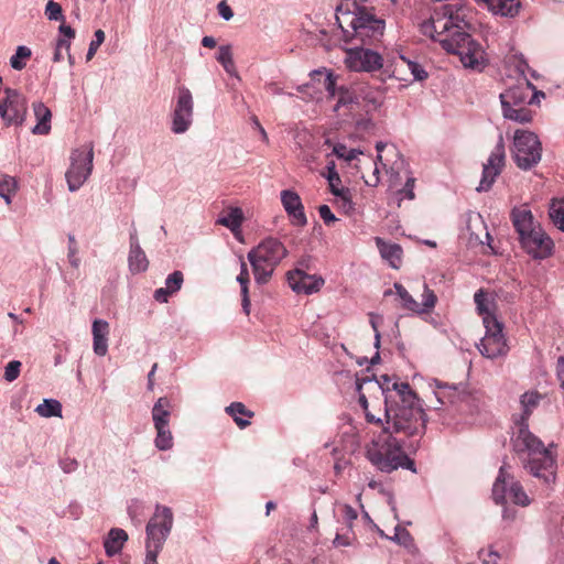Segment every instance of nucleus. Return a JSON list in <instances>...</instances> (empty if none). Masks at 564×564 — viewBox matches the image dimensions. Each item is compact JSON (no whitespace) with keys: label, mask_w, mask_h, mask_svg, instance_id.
Wrapping results in <instances>:
<instances>
[{"label":"nucleus","mask_w":564,"mask_h":564,"mask_svg":"<svg viewBox=\"0 0 564 564\" xmlns=\"http://www.w3.org/2000/svg\"><path fill=\"white\" fill-rule=\"evenodd\" d=\"M67 260L74 269H78L80 265V259L78 257V246L74 236H68V248H67Z\"/></svg>","instance_id":"obj_50"},{"label":"nucleus","mask_w":564,"mask_h":564,"mask_svg":"<svg viewBox=\"0 0 564 564\" xmlns=\"http://www.w3.org/2000/svg\"><path fill=\"white\" fill-rule=\"evenodd\" d=\"M216 59L224 67L225 72L232 77H238V72L234 62L231 45H220Z\"/></svg>","instance_id":"obj_32"},{"label":"nucleus","mask_w":564,"mask_h":564,"mask_svg":"<svg viewBox=\"0 0 564 564\" xmlns=\"http://www.w3.org/2000/svg\"><path fill=\"white\" fill-rule=\"evenodd\" d=\"M392 540L403 545H409L412 542L410 533L400 527H395V533Z\"/></svg>","instance_id":"obj_59"},{"label":"nucleus","mask_w":564,"mask_h":564,"mask_svg":"<svg viewBox=\"0 0 564 564\" xmlns=\"http://www.w3.org/2000/svg\"><path fill=\"white\" fill-rule=\"evenodd\" d=\"M540 400H541V395L536 391H528V392L523 393L520 398L522 413L518 421H523L527 423L532 411L539 405Z\"/></svg>","instance_id":"obj_33"},{"label":"nucleus","mask_w":564,"mask_h":564,"mask_svg":"<svg viewBox=\"0 0 564 564\" xmlns=\"http://www.w3.org/2000/svg\"><path fill=\"white\" fill-rule=\"evenodd\" d=\"M226 412L232 416L234 421L240 429H245L250 425V421L243 420L241 416L251 417L253 415V413L247 410L245 404L241 402L231 403L226 408Z\"/></svg>","instance_id":"obj_36"},{"label":"nucleus","mask_w":564,"mask_h":564,"mask_svg":"<svg viewBox=\"0 0 564 564\" xmlns=\"http://www.w3.org/2000/svg\"><path fill=\"white\" fill-rule=\"evenodd\" d=\"M194 119V99L191 90L181 86L176 89L171 113V131L175 134L185 133Z\"/></svg>","instance_id":"obj_10"},{"label":"nucleus","mask_w":564,"mask_h":564,"mask_svg":"<svg viewBox=\"0 0 564 564\" xmlns=\"http://www.w3.org/2000/svg\"><path fill=\"white\" fill-rule=\"evenodd\" d=\"M333 544L335 546H348L351 544V539L346 534H336Z\"/></svg>","instance_id":"obj_63"},{"label":"nucleus","mask_w":564,"mask_h":564,"mask_svg":"<svg viewBox=\"0 0 564 564\" xmlns=\"http://www.w3.org/2000/svg\"><path fill=\"white\" fill-rule=\"evenodd\" d=\"M21 369V362L18 360L10 361L4 369V379L9 382L14 381L19 375Z\"/></svg>","instance_id":"obj_56"},{"label":"nucleus","mask_w":564,"mask_h":564,"mask_svg":"<svg viewBox=\"0 0 564 564\" xmlns=\"http://www.w3.org/2000/svg\"><path fill=\"white\" fill-rule=\"evenodd\" d=\"M32 52L28 46L20 45L10 58V65L15 70H21L26 66V61L31 57Z\"/></svg>","instance_id":"obj_41"},{"label":"nucleus","mask_w":564,"mask_h":564,"mask_svg":"<svg viewBox=\"0 0 564 564\" xmlns=\"http://www.w3.org/2000/svg\"><path fill=\"white\" fill-rule=\"evenodd\" d=\"M109 323L105 319L97 318L93 322V348L98 356H105L108 351Z\"/></svg>","instance_id":"obj_21"},{"label":"nucleus","mask_w":564,"mask_h":564,"mask_svg":"<svg viewBox=\"0 0 564 564\" xmlns=\"http://www.w3.org/2000/svg\"><path fill=\"white\" fill-rule=\"evenodd\" d=\"M288 250L276 238H265L252 248L247 258L252 267L254 280L259 284L267 283L276 265L286 257Z\"/></svg>","instance_id":"obj_5"},{"label":"nucleus","mask_w":564,"mask_h":564,"mask_svg":"<svg viewBox=\"0 0 564 564\" xmlns=\"http://www.w3.org/2000/svg\"><path fill=\"white\" fill-rule=\"evenodd\" d=\"M343 516L349 527H351L352 522L358 517L357 511L349 505L343 506Z\"/></svg>","instance_id":"obj_61"},{"label":"nucleus","mask_w":564,"mask_h":564,"mask_svg":"<svg viewBox=\"0 0 564 564\" xmlns=\"http://www.w3.org/2000/svg\"><path fill=\"white\" fill-rule=\"evenodd\" d=\"M18 189V183L14 177L1 174L0 175V197L9 205L11 204L12 196Z\"/></svg>","instance_id":"obj_40"},{"label":"nucleus","mask_w":564,"mask_h":564,"mask_svg":"<svg viewBox=\"0 0 564 564\" xmlns=\"http://www.w3.org/2000/svg\"><path fill=\"white\" fill-rule=\"evenodd\" d=\"M333 153L339 159L351 162L357 159L359 154H362V151L358 149H348L345 144L337 143L333 148Z\"/></svg>","instance_id":"obj_48"},{"label":"nucleus","mask_w":564,"mask_h":564,"mask_svg":"<svg viewBox=\"0 0 564 564\" xmlns=\"http://www.w3.org/2000/svg\"><path fill=\"white\" fill-rule=\"evenodd\" d=\"M437 297L426 284H424V291L422 294V303H420V310L415 311L416 314L427 313L434 308Z\"/></svg>","instance_id":"obj_47"},{"label":"nucleus","mask_w":564,"mask_h":564,"mask_svg":"<svg viewBox=\"0 0 564 564\" xmlns=\"http://www.w3.org/2000/svg\"><path fill=\"white\" fill-rule=\"evenodd\" d=\"M35 412L42 417H61L62 404L55 399H44V401L35 408Z\"/></svg>","instance_id":"obj_39"},{"label":"nucleus","mask_w":564,"mask_h":564,"mask_svg":"<svg viewBox=\"0 0 564 564\" xmlns=\"http://www.w3.org/2000/svg\"><path fill=\"white\" fill-rule=\"evenodd\" d=\"M94 36H95V39L90 42L88 52L86 54L87 61H90L95 56L97 50L104 43L105 32L102 30H97V31H95Z\"/></svg>","instance_id":"obj_52"},{"label":"nucleus","mask_w":564,"mask_h":564,"mask_svg":"<svg viewBox=\"0 0 564 564\" xmlns=\"http://www.w3.org/2000/svg\"><path fill=\"white\" fill-rule=\"evenodd\" d=\"M435 397L441 404L455 403L459 398L457 389L455 387L448 386L447 383H442L440 381H435Z\"/></svg>","instance_id":"obj_38"},{"label":"nucleus","mask_w":564,"mask_h":564,"mask_svg":"<svg viewBox=\"0 0 564 564\" xmlns=\"http://www.w3.org/2000/svg\"><path fill=\"white\" fill-rule=\"evenodd\" d=\"M337 21L348 41H359L361 44H371L379 40L384 31V21L376 18L366 9L358 8L354 12L343 13Z\"/></svg>","instance_id":"obj_3"},{"label":"nucleus","mask_w":564,"mask_h":564,"mask_svg":"<svg viewBox=\"0 0 564 564\" xmlns=\"http://www.w3.org/2000/svg\"><path fill=\"white\" fill-rule=\"evenodd\" d=\"M288 282L296 293L312 294L319 291L325 281L322 276L308 274L301 269H296L289 272Z\"/></svg>","instance_id":"obj_18"},{"label":"nucleus","mask_w":564,"mask_h":564,"mask_svg":"<svg viewBox=\"0 0 564 564\" xmlns=\"http://www.w3.org/2000/svg\"><path fill=\"white\" fill-rule=\"evenodd\" d=\"M318 214H319V217L323 219V221L329 226L332 224H334L335 221H337V218L336 216L334 215V213L330 210L329 206L328 205H321L318 207Z\"/></svg>","instance_id":"obj_58"},{"label":"nucleus","mask_w":564,"mask_h":564,"mask_svg":"<svg viewBox=\"0 0 564 564\" xmlns=\"http://www.w3.org/2000/svg\"><path fill=\"white\" fill-rule=\"evenodd\" d=\"M538 96L544 97V93L535 90L527 78H522L517 85L509 87L500 94V102L505 119L518 123H527L532 120V112L528 105Z\"/></svg>","instance_id":"obj_4"},{"label":"nucleus","mask_w":564,"mask_h":564,"mask_svg":"<svg viewBox=\"0 0 564 564\" xmlns=\"http://www.w3.org/2000/svg\"><path fill=\"white\" fill-rule=\"evenodd\" d=\"M184 275L181 271H174L165 279V286L156 289L153 297L159 303H167L171 295L178 292L183 285Z\"/></svg>","instance_id":"obj_23"},{"label":"nucleus","mask_w":564,"mask_h":564,"mask_svg":"<svg viewBox=\"0 0 564 564\" xmlns=\"http://www.w3.org/2000/svg\"><path fill=\"white\" fill-rule=\"evenodd\" d=\"M240 267H241V270H240L239 275L237 276V281H238V283L240 284V288H241L242 310H243V312L247 315H249V313H250V299H249V289H248L249 272H248L247 264H246V262L243 260H241V265Z\"/></svg>","instance_id":"obj_35"},{"label":"nucleus","mask_w":564,"mask_h":564,"mask_svg":"<svg viewBox=\"0 0 564 564\" xmlns=\"http://www.w3.org/2000/svg\"><path fill=\"white\" fill-rule=\"evenodd\" d=\"M312 77L317 78L321 80L323 78V86L328 91V94L334 97L336 94V79L332 72H324V70H313Z\"/></svg>","instance_id":"obj_46"},{"label":"nucleus","mask_w":564,"mask_h":564,"mask_svg":"<svg viewBox=\"0 0 564 564\" xmlns=\"http://www.w3.org/2000/svg\"><path fill=\"white\" fill-rule=\"evenodd\" d=\"M345 65L352 72L373 73L383 67V57L376 51L365 47L346 50Z\"/></svg>","instance_id":"obj_14"},{"label":"nucleus","mask_w":564,"mask_h":564,"mask_svg":"<svg viewBox=\"0 0 564 564\" xmlns=\"http://www.w3.org/2000/svg\"><path fill=\"white\" fill-rule=\"evenodd\" d=\"M156 432L154 445L159 451H170L174 445V438L170 424L154 426Z\"/></svg>","instance_id":"obj_34"},{"label":"nucleus","mask_w":564,"mask_h":564,"mask_svg":"<svg viewBox=\"0 0 564 564\" xmlns=\"http://www.w3.org/2000/svg\"><path fill=\"white\" fill-rule=\"evenodd\" d=\"M282 206L292 225L303 227L307 224L304 206L300 195L293 189H284L280 194Z\"/></svg>","instance_id":"obj_19"},{"label":"nucleus","mask_w":564,"mask_h":564,"mask_svg":"<svg viewBox=\"0 0 564 564\" xmlns=\"http://www.w3.org/2000/svg\"><path fill=\"white\" fill-rule=\"evenodd\" d=\"M129 270L133 274L142 273L149 268V260L142 248L129 249Z\"/></svg>","instance_id":"obj_31"},{"label":"nucleus","mask_w":564,"mask_h":564,"mask_svg":"<svg viewBox=\"0 0 564 564\" xmlns=\"http://www.w3.org/2000/svg\"><path fill=\"white\" fill-rule=\"evenodd\" d=\"M326 169H327V173L325 174V177L328 181L330 192L333 195H338L340 189H346V188L341 187V180L335 169V163L333 161L329 162L327 164Z\"/></svg>","instance_id":"obj_44"},{"label":"nucleus","mask_w":564,"mask_h":564,"mask_svg":"<svg viewBox=\"0 0 564 564\" xmlns=\"http://www.w3.org/2000/svg\"><path fill=\"white\" fill-rule=\"evenodd\" d=\"M456 28L457 24L454 23L453 11L447 6L444 7L442 15L436 13L420 24L421 33L438 43L441 39H451Z\"/></svg>","instance_id":"obj_15"},{"label":"nucleus","mask_w":564,"mask_h":564,"mask_svg":"<svg viewBox=\"0 0 564 564\" xmlns=\"http://www.w3.org/2000/svg\"><path fill=\"white\" fill-rule=\"evenodd\" d=\"M440 44L446 52L458 55L466 68L482 70L488 64L482 46L470 34L462 31L459 25L451 39H441Z\"/></svg>","instance_id":"obj_6"},{"label":"nucleus","mask_w":564,"mask_h":564,"mask_svg":"<svg viewBox=\"0 0 564 564\" xmlns=\"http://www.w3.org/2000/svg\"><path fill=\"white\" fill-rule=\"evenodd\" d=\"M381 257L389 262L393 269H399L402 263V248L397 243H387L381 238H376Z\"/></svg>","instance_id":"obj_27"},{"label":"nucleus","mask_w":564,"mask_h":564,"mask_svg":"<svg viewBox=\"0 0 564 564\" xmlns=\"http://www.w3.org/2000/svg\"><path fill=\"white\" fill-rule=\"evenodd\" d=\"M128 541V534L123 529L113 528L108 532L104 541L105 552L108 556H113L121 552L124 543Z\"/></svg>","instance_id":"obj_26"},{"label":"nucleus","mask_w":564,"mask_h":564,"mask_svg":"<svg viewBox=\"0 0 564 564\" xmlns=\"http://www.w3.org/2000/svg\"><path fill=\"white\" fill-rule=\"evenodd\" d=\"M521 247L533 259L543 260L549 258L554 249V242L542 227L522 237Z\"/></svg>","instance_id":"obj_17"},{"label":"nucleus","mask_w":564,"mask_h":564,"mask_svg":"<svg viewBox=\"0 0 564 564\" xmlns=\"http://www.w3.org/2000/svg\"><path fill=\"white\" fill-rule=\"evenodd\" d=\"M511 467L503 464L492 486V499L498 505H505L507 499L514 505L527 507L531 500L519 480L510 471Z\"/></svg>","instance_id":"obj_8"},{"label":"nucleus","mask_w":564,"mask_h":564,"mask_svg":"<svg viewBox=\"0 0 564 564\" xmlns=\"http://www.w3.org/2000/svg\"><path fill=\"white\" fill-rule=\"evenodd\" d=\"M144 506L143 502L138 499H132L128 505V514L131 521L139 525L141 523L140 517L143 514Z\"/></svg>","instance_id":"obj_51"},{"label":"nucleus","mask_w":564,"mask_h":564,"mask_svg":"<svg viewBox=\"0 0 564 564\" xmlns=\"http://www.w3.org/2000/svg\"><path fill=\"white\" fill-rule=\"evenodd\" d=\"M401 59L406 63L409 70L411 72L415 80H424L425 78H427V73L419 63L406 59L404 56H401Z\"/></svg>","instance_id":"obj_53"},{"label":"nucleus","mask_w":564,"mask_h":564,"mask_svg":"<svg viewBox=\"0 0 564 564\" xmlns=\"http://www.w3.org/2000/svg\"><path fill=\"white\" fill-rule=\"evenodd\" d=\"M45 15L50 21H61L64 23L65 17L59 3L48 0L45 7Z\"/></svg>","instance_id":"obj_49"},{"label":"nucleus","mask_w":564,"mask_h":564,"mask_svg":"<svg viewBox=\"0 0 564 564\" xmlns=\"http://www.w3.org/2000/svg\"><path fill=\"white\" fill-rule=\"evenodd\" d=\"M474 301L478 314L482 316L484 324L486 317H496L492 312L494 303L488 299V294L484 290H478L475 293Z\"/></svg>","instance_id":"obj_37"},{"label":"nucleus","mask_w":564,"mask_h":564,"mask_svg":"<svg viewBox=\"0 0 564 564\" xmlns=\"http://www.w3.org/2000/svg\"><path fill=\"white\" fill-rule=\"evenodd\" d=\"M336 196V204L338 208L346 215H351L355 212V204L351 200V194L348 188L340 189Z\"/></svg>","instance_id":"obj_45"},{"label":"nucleus","mask_w":564,"mask_h":564,"mask_svg":"<svg viewBox=\"0 0 564 564\" xmlns=\"http://www.w3.org/2000/svg\"><path fill=\"white\" fill-rule=\"evenodd\" d=\"M479 557L481 558V564H498L497 558L498 554L494 551H480Z\"/></svg>","instance_id":"obj_62"},{"label":"nucleus","mask_w":564,"mask_h":564,"mask_svg":"<svg viewBox=\"0 0 564 564\" xmlns=\"http://www.w3.org/2000/svg\"><path fill=\"white\" fill-rule=\"evenodd\" d=\"M487 6L488 10L494 14L506 18H514L519 14L521 9L520 0H477Z\"/></svg>","instance_id":"obj_24"},{"label":"nucleus","mask_w":564,"mask_h":564,"mask_svg":"<svg viewBox=\"0 0 564 564\" xmlns=\"http://www.w3.org/2000/svg\"><path fill=\"white\" fill-rule=\"evenodd\" d=\"M59 36L56 39L53 62L59 63L63 61V51L69 52L72 40L75 37V30L65 23H62L58 28Z\"/></svg>","instance_id":"obj_25"},{"label":"nucleus","mask_w":564,"mask_h":564,"mask_svg":"<svg viewBox=\"0 0 564 564\" xmlns=\"http://www.w3.org/2000/svg\"><path fill=\"white\" fill-rule=\"evenodd\" d=\"M217 11H218V14L225 20V21H229L232 19L234 17V11L232 9L230 8V6L225 1H220L218 4H217Z\"/></svg>","instance_id":"obj_60"},{"label":"nucleus","mask_w":564,"mask_h":564,"mask_svg":"<svg viewBox=\"0 0 564 564\" xmlns=\"http://www.w3.org/2000/svg\"><path fill=\"white\" fill-rule=\"evenodd\" d=\"M506 150L502 135H499V140L491 151L487 162L482 167V175L477 187L478 192H487L491 188L496 181V177L501 173L505 166Z\"/></svg>","instance_id":"obj_16"},{"label":"nucleus","mask_w":564,"mask_h":564,"mask_svg":"<svg viewBox=\"0 0 564 564\" xmlns=\"http://www.w3.org/2000/svg\"><path fill=\"white\" fill-rule=\"evenodd\" d=\"M485 336L477 345L479 352L486 358L494 359L506 356L509 347L503 335V325L497 317L485 318Z\"/></svg>","instance_id":"obj_11"},{"label":"nucleus","mask_w":564,"mask_h":564,"mask_svg":"<svg viewBox=\"0 0 564 564\" xmlns=\"http://www.w3.org/2000/svg\"><path fill=\"white\" fill-rule=\"evenodd\" d=\"M243 213L239 207H230L228 213L217 219V224L228 228L236 237L240 234Z\"/></svg>","instance_id":"obj_30"},{"label":"nucleus","mask_w":564,"mask_h":564,"mask_svg":"<svg viewBox=\"0 0 564 564\" xmlns=\"http://www.w3.org/2000/svg\"><path fill=\"white\" fill-rule=\"evenodd\" d=\"M516 427L511 444L522 467L533 477L542 479L544 484L549 486L554 484L557 468L556 455L529 430L528 423L516 421Z\"/></svg>","instance_id":"obj_2"},{"label":"nucleus","mask_w":564,"mask_h":564,"mask_svg":"<svg viewBox=\"0 0 564 564\" xmlns=\"http://www.w3.org/2000/svg\"><path fill=\"white\" fill-rule=\"evenodd\" d=\"M355 95L358 100H361L370 109H378L383 102V91L366 83L355 85Z\"/></svg>","instance_id":"obj_22"},{"label":"nucleus","mask_w":564,"mask_h":564,"mask_svg":"<svg viewBox=\"0 0 564 564\" xmlns=\"http://www.w3.org/2000/svg\"><path fill=\"white\" fill-rule=\"evenodd\" d=\"M172 403L165 398L161 397L154 403L151 415L154 426L170 424Z\"/></svg>","instance_id":"obj_29"},{"label":"nucleus","mask_w":564,"mask_h":564,"mask_svg":"<svg viewBox=\"0 0 564 564\" xmlns=\"http://www.w3.org/2000/svg\"><path fill=\"white\" fill-rule=\"evenodd\" d=\"M163 545L145 543L144 564H158V555L162 551Z\"/></svg>","instance_id":"obj_54"},{"label":"nucleus","mask_w":564,"mask_h":564,"mask_svg":"<svg viewBox=\"0 0 564 564\" xmlns=\"http://www.w3.org/2000/svg\"><path fill=\"white\" fill-rule=\"evenodd\" d=\"M556 376L561 381V388L564 390V357H560L557 360Z\"/></svg>","instance_id":"obj_64"},{"label":"nucleus","mask_w":564,"mask_h":564,"mask_svg":"<svg viewBox=\"0 0 564 564\" xmlns=\"http://www.w3.org/2000/svg\"><path fill=\"white\" fill-rule=\"evenodd\" d=\"M392 389L395 394L384 398L383 430L367 446L366 456L380 471L403 468L415 473L414 462L405 451L417 449L419 441L425 434L426 414L408 382L394 381Z\"/></svg>","instance_id":"obj_1"},{"label":"nucleus","mask_w":564,"mask_h":564,"mask_svg":"<svg viewBox=\"0 0 564 564\" xmlns=\"http://www.w3.org/2000/svg\"><path fill=\"white\" fill-rule=\"evenodd\" d=\"M394 289L402 301V306L405 310L411 311L413 313L420 310V303L413 299V296L406 291V289L402 284L394 283Z\"/></svg>","instance_id":"obj_43"},{"label":"nucleus","mask_w":564,"mask_h":564,"mask_svg":"<svg viewBox=\"0 0 564 564\" xmlns=\"http://www.w3.org/2000/svg\"><path fill=\"white\" fill-rule=\"evenodd\" d=\"M173 523L172 509L166 506L156 505L154 513L145 527V543L164 545L172 531Z\"/></svg>","instance_id":"obj_13"},{"label":"nucleus","mask_w":564,"mask_h":564,"mask_svg":"<svg viewBox=\"0 0 564 564\" xmlns=\"http://www.w3.org/2000/svg\"><path fill=\"white\" fill-rule=\"evenodd\" d=\"M511 217L516 231L519 235V240L541 227V225L534 220L531 210L527 207L514 208L511 213Z\"/></svg>","instance_id":"obj_20"},{"label":"nucleus","mask_w":564,"mask_h":564,"mask_svg":"<svg viewBox=\"0 0 564 564\" xmlns=\"http://www.w3.org/2000/svg\"><path fill=\"white\" fill-rule=\"evenodd\" d=\"M511 155L517 166L521 170L527 171L535 166L542 158V144L539 137L529 130H516Z\"/></svg>","instance_id":"obj_7"},{"label":"nucleus","mask_w":564,"mask_h":564,"mask_svg":"<svg viewBox=\"0 0 564 564\" xmlns=\"http://www.w3.org/2000/svg\"><path fill=\"white\" fill-rule=\"evenodd\" d=\"M28 112L25 97L17 89L6 88L0 99V117L6 126H22Z\"/></svg>","instance_id":"obj_12"},{"label":"nucleus","mask_w":564,"mask_h":564,"mask_svg":"<svg viewBox=\"0 0 564 564\" xmlns=\"http://www.w3.org/2000/svg\"><path fill=\"white\" fill-rule=\"evenodd\" d=\"M354 102H356V104L359 102L358 98H356V95H355V86L352 87V91H349L348 89H345L343 87L339 88V98H338L337 107L350 105Z\"/></svg>","instance_id":"obj_55"},{"label":"nucleus","mask_w":564,"mask_h":564,"mask_svg":"<svg viewBox=\"0 0 564 564\" xmlns=\"http://www.w3.org/2000/svg\"><path fill=\"white\" fill-rule=\"evenodd\" d=\"M369 318H370V325L375 332V347L377 349L380 348V340H381V335H380V332H379V325L380 323L382 322V316L381 315H378V314H375V313H369Z\"/></svg>","instance_id":"obj_57"},{"label":"nucleus","mask_w":564,"mask_h":564,"mask_svg":"<svg viewBox=\"0 0 564 564\" xmlns=\"http://www.w3.org/2000/svg\"><path fill=\"white\" fill-rule=\"evenodd\" d=\"M70 165L65 173L68 189L78 191L93 171L94 147L91 143L75 149L70 154Z\"/></svg>","instance_id":"obj_9"},{"label":"nucleus","mask_w":564,"mask_h":564,"mask_svg":"<svg viewBox=\"0 0 564 564\" xmlns=\"http://www.w3.org/2000/svg\"><path fill=\"white\" fill-rule=\"evenodd\" d=\"M34 116L37 119V123L32 129L34 134H46L51 130V110L41 101L33 104Z\"/></svg>","instance_id":"obj_28"},{"label":"nucleus","mask_w":564,"mask_h":564,"mask_svg":"<svg viewBox=\"0 0 564 564\" xmlns=\"http://www.w3.org/2000/svg\"><path fill=\"white\" fill-rule=\"evenodd\" d=\"M553 224L564 231V199L553 200L549 210Z\"/></svg>","instance_id":"obj_42"}]
</instances>
